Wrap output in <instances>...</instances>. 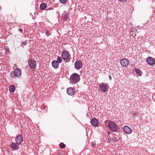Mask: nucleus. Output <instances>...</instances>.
<instances>
[{
  "label": "nucleus",
  "mask_w": 155,
  "mask_h": 155,
  "mask_svg": "<svg viewBox=\"0 0 155 155\" xmlns=\"http://www.w3.org/2000/svg\"><path fill=\"white\" fill-rule=\"evenodd\" d=\"M75 68L77 70L81 69L82 67V62L81 61L78 60L76 61L74 64Z\"/></svg>",
  "instance_id": "0eeeda50"
},
{
  "label": "nucleus",
  "mask_w": 155,
  "mask_h": 155,
  "mask_svg": "<svg viewBox=\"0 0 155 155\" xmlns=\"http://www.w3.org/2000/svg\"><path fill=\"white\" fill-rule=\"evenodd\" d=\"M15 90V87L13 85H11L9 87V91L11 92H13Z\"/></svg>",
  "instance_id": "f3484780"
},
{
  "label": "nucleus",
  "mask_w": 155,
  "mask_h": 155,
  "mask_svg": "<svg viewBox=\"0 0 155 155\" xmlns=\"http://www.w3.org/2000/svg\"><path fill=\"white\" fill-rule=\"evenodd\" d=\"M58 155H65L64 154H61V155H60V153H59Z\"/></svg>",
  "instance_id": "473e14b6"
},
{
  "label": "nucleus",
  "mask_w": 155,
  "mask_h": 155,
  "mask_svg": "<svg viewBox=\"0 0 155 155\" xmlns=\"http://www.w3.org/2000/svg\"><path fill=\"white\" fill-rule=\"evenodd\" d=\"M16 142L20 145L23 141V137L22 134L17 135L15 138Z\"/></svg>",
  "instance_id": "423d86ee"
},
{
  "label": "nucleus",
  "mask_w": 155,
  "mask_h": 155,
  "mask_svg": "<svg viewBox=\"0 0 155 155\" xmlns=\"http://www.w3.org/2000/svg\"><path fill=\"white\" fill-rule=\"evenodd\" d=\"M52 65L53 67L55 68H58L59 66L58 62L56 61H53L52 62Z\"/></svg>",
  "instance_id": "dca6fc26"
},
{
  "label": "nucleus",
  "mask_w": 155,
  "mask_h": 155,
  "mask_svg": "<svg viewBox=\"0 0 155 155\" xmlns=\"http://www.w3.org/2000/svg\"><path fill=\"white\" fill-rule=\"evenodd\" d=\"M46 7V5L45 3H43L41 4L40 6V8L41 10L44 9Z\"/></svg>",
  "instance_id": "6ab92c4d"
},
{
  "label": "nucleus",
  "mask_w": 155,
  "mask_h": 155,
  "mask_svg": "<svg viewBox=\"0 0 155 155\" xmlns=\"http://www.w3.org/2000/svg\"><path fill=\"white\" fill-rule=\"evenodd\" d=\"M111 132L110 131H107V132L108 135H110Z\"/></svg>",
  "instance_id": "c756f323"
},
{
  "label": "nucleus",
  "mask_w": 155,
  "mask_h": 155,
  "mask_svg": "<svg viewBox=\"0 0 155 155\" xmlns=\"http://www.w3.org/2000/svg\"><path fill=\"white\" fill-rule=\"evenodd\" d=\"M116 132H119V133H120L121 132H122V130L121 129H120V128L117 127V130L116 131Z\"/></svg>",
  "instance_id": "393cba45"
},
{
  "label": "nucleus",
  "mask_w": 155,
  "mask_h": 155,
  "mask_svg": "<svg viewBox=\"0 0 155 155\" xmlns=\"http://www.w3.org/2000/svg\"><path fill=\"white\" fill-rule=\"evenodd\" d=\"M106 126L108 125L110 130L112 132H116L117 130V124L113 121L106 120L105 122Z\"/></svg>",
  "instance_id": "f257e3e1"
},
{
  "label": "nucleus",
  "mask_w": 155,
  "mask_h": 155,
  "mask_svg": "<svg viewBox=\"0 0 155 155\" xmlns=\"http://www.w3.org/2000/svg\"><path fill=\"white\" fill-rule=\"evenodd\" d=\"M99 121L96 118H93L91 120V125L95 127H96L98 125Z\"/></svg>",
  "instance_id": "f8f14e48"
},
{
  "label": "nucleus",
  "mask_w": 155,
  "mask_h": 155,
  "mask_svg": "<svg viewBox=\"0 0 155 155\" xmlns=\"http://www.w3.org/2000/svg\"><path fill=\"white\" fill-rule=\"evenodd\" d=\"M107 140L108 142L110 143V142H111V140L110 137H108L107 138Z\"/></svg>",
  "instance_id": "bb28decb"
},
{
  "label": "nucleus",
  "mask_w": 155,
  "mask_h": 155,
  "mask_svg": "<svg viewBox=\"0 0 155 155\" xmlns=\"http://www.w3.org/2000/svg\"><path fill=\"white\" fill-rule=\"evenodd\" d=\"M134 116H137L138 115V114L137 113H136V112L133 111Z\"/></svg>",
  "instance_id": "c85d7f7f"
},
{
  "label": "nucleus",
  "mask_w": 155,
  "mask_h": 155,
  "mask_svg": "<svg viewBox=\"0 0 155 155\" xmlns=\"http://www.w3.org/2000/svg\"><path fill=\"white\" fill-rule=\"evenodd\" d=\"M99 87L102 92L105 93L108 91L109 86L107 84L102 83L99 85Z\"/></svg>",
  "instance_id": "7ed1b4c3"
},
{
  "label": "nucleus",
  "mask_w": 155,
  "mask_h": 155,
  "mask_svg": "<svg viewBox=\"0 0 155 155\" xmlns=\"http://www.w3.org/2000/svg\"><path fill=\"white\" fill-rule=\"evenodd\" d=\"M19 143L15 142H12L10 144V147L13 150H16L19 148Z\"/></svg>",
  "instance_id": "6e6552de"
},
{
  "label": "nucleus",
  "mask_w": 155,
  "mask_h": 155,
  "mask_svg": "<svg viewBox=\"0 0 155 155\" xmlns=\"http://www.w3.org/2000/svg\"><path fill=\"white\" fill-rule=\"evenodd\" d=\"M57 60L58 62L59 63H60L61 62L62 59L61 57H58L57 58Z\"/></svg>",
  "instance_id": "4be33fe9"
},
{
  "label": "nucleus",
  "mask_w": 155,
  "mask_h": 155,
  "mask_svg": "<svg viewBox=\"0 0 155 155\" xmlns=\"http://www.w3.org/2000/svg\"><path fill=\"white\" fill-rule=\"evenodd\" d=\"M18 31H20V32H21V33H22V31H23V30L22 29H21V28H19L18 29Z\"/></svg>",
  "instance_id": "7c9ffc66"
},
{
  "label": "nucleus",
  "mask_w": 155,
  "mask_h": 155,
  "mask_svg": "<svg viewBox=\"0 0 155 155\" xmlns=\"http://www.w3.org/2000/svg\"><path fill=\"white\" fill-rule=\"evenodd\" d=\"M109 78L110 80H111V76L110 75V76H109Z\"/></svg>",
  "instance_id": "2f4dec72"
},
{
  "label": "nucleus",
  "mask_w": 155,
  "mask_h": 155,
  "mask_svg": "<svg viewBox=\"0 0 155 155\" xmlns=\"http://www.w3.org/2000/svg\"><path fill=\"white\" fill-rule=\"evenodd\" d=\"M120 64L124 67H127L129 64V61L127 58L122 59L120 61Z\"/></svg>",
  "instance_id": "1a4fd4ad"
},
{
  "label": "nucleus",
  "mask_w": 155,
  "mask_h": 155,
  "mask_svg": "<svg viewBox=\"0 0 155 155\" xmlns=\"http://www.w3.org/2000/svg\"><path fill=\"white\" fill-rule=\"evenodd\" d=\"M67 93L70 95H73L75 93V91L73 88L70 87L67 89Z\"/></svg>",
  "instance_id": "ddd939ff"
},
{
  "label": "nucleus",
  "mask_w": 155,
  "mask_h": 155,
  "mask_svg": "<svg viewBox=\"0 0 155 155\" xmlns=\"http://www.w3.org/2000/svg\"><path fill=\"white\" fill-rule=\"evenodd\" d=\"M21 69L17 68L14 70L13 72L11 73V75L12 77H19L21 76Z\"/></svg>",
  "instance_id": "20e7f679"
},
{
  "label": "nucleus",
  "mask_w": 155,
  "mask_h": 155,
  "mask_svg": "<svg viewBox=\"0 0 155 155\" xmlns=\"http://www.w3.org/2000/svg\"><path fill=\"white\" fill-rule=\"evenodd\" d=\"M123 131L127 134H130L131 133V129L127 126H124L123 128Z\"/></svg>",
  "instance_id": "9b49d317"
},
{
  "label": "nucleus",
  "mask_w": 155,
  "mask_h": 155,
  "mask_svg": "<svg viewBox=\"0 0 155 155\" xmlns=\"http://www.w3.org/2000/svg\"><path fill=\"white\" fill-rule=\"evenodd\" d=\"M111 140H113V141L114 143L117 142L118 140L117 138L115 137H112Z\"/></svg>",
  "instance_id": "412c9836"
},
{
  "label": "nucleus",
  "mask_w": 155,
  "mask_h": 155,
  "mask_svg": "<svg viewBox=\"0 0 155 155\" xmlns=\"http://www.w3.org/2000/svg\"><path fill=\"white\" fill-rule=\"evenodd\" d=\"M37 109V110L39 112H44L47 110L48 108L47 107H38Z\"/></svg>",
  "instance_id": "2eb2a0df"
},
{
  "label": "nucleus",
  "mask_w": 155,
  "mask_h": 155,
  "mask_svg": "<svg viewBox=\"0 0 155 155\" xmlns=\"http://www.w3.org/2000/svg\"><path fill=\"white\" fill-rule=\"evenodd\" d=\"M45 33L46 35H50V34L49 33V31L48 30H47L45 32Z\"/></svg>",
  "instance_id": "a878e982"
},
{
  "label": "nucleus",
  "mask_w": 155,
  "mask_h": 155,
  "mask_svg": "<svg viewBox=\"0 0 155 155\" xmlns=\"http://www.w3.org/2000/svg\"><path fill=\"white\" fill-rule=\"evenodd\" d=\"M96 145V144L94 142H93L91 143V145L92 147L95 146Z\"/></svg>",
  "instance_id": "cd10ccee"
},
{
  "label": "nucleus",
  "mask_w": 155,
  "mask_h": 155,
  "mask_svg": "<svg viewBox=\"0 0 155 155\" xmlns=\"http://www.w3.org/2000/svg\"><path fill=\"white\" fill-rule=\"evenodd\" d=\"M28 65L29 67L31 69L34 68L36 65V64L35 61L32 60H31L29 61L28 62Z\"/></svg>",
  "instance_id": "9d476101"
},
{
  "label": "nucleus",
  "mask_w": 155,
  "mask_h": 155,
  "mask_svg": "<svg viewBox=\"0 0 155 155\" xmlns=\"http://www.w3.org/2000/svg\"><path fill=\"white\" fill-rule=\"evenodd\" d=\"M1 6H0V10H1Z\"/></svg>",
  "instance_id": "72a5a7b5"
},
{
  "label": "nucleus",
  "mask_w": 155,
  "mask_h": 155,
  "mask_svg": "<svg viewBox=\"0 0 155 155\" xmlns=\"http://www.w3.org/2000/svg\"><path fill=\"white\" fill-rule=\"evenodd\" d=\"M61 57L63 60H67L69 57V52L67 51H63L62 53Z\"/></svg>",
  "instance_id": "39448f33"
},
{
  "label": "nucleus",
  "mask_w": 155,
  "mask_h": 155,
  "mask_svg": "<svg viewBox=\"0 0 155 155\" xmlns=\"http://www.w3.org/2000/svg\"><path fill=\"white\" fill-rule=\"evenodd\" d=\"M60 2L62 4H65L66 3V0H59Z\"/></svg>",
  "instance_id": "b1692460"
},
{
  "label": "nucleus",
  "mask_w": 155,
  "mask_h": 155,
  "mask_svg": "<svg viewBox=\"0 0 155 155\" xmlns=\"http://www.w3.org/2000/svg\"><path fill=\"white\" fill-rule=\"evenodd\" d=\"M80 76L76 73L73 74L71 76L70 80L71 83H76L78 82L80 79Z\"/></svg>",
  "instance_id": "f03ea898"
},
{
  "label": "nucleus",
  "mask_w": 155,
  "mask_h": 155,
  "mask_svg": "<svg viewBox=\"0 0 155 155\" xmlns=\"http://www.w3.org/2000/svg\"><path fill=\"white\" fill-rule=\"evenodd\" d=\"M59 146L61 149H64L66 145L63 143H61L59 144Z\"/></svg>",
  "instance_id": "aec40b11"
},
{
  "label": "nucleus",
  "mask_w": 155,
  "mask_h": 155,
  "mask_svg": "<svg viewBox=\"0 0 155 155\" xmlns=\"http://www.w3.org/2000/svg\"><path fill=\"white\" fill-rule=\"evenodd\" d=\"M135 71L137 74L139 75L140 76H141L142 74V71L139 69L135 68Z\"/></svg>",
  "instance_id": "a211bd4d"
},
{
  "label": "nucleus",
  "mask_w": 155,
  "mask_h": 155,
  "mask_svg": "<svg viewBox=\"0 0 155 155\" xmlns=\"http://www.w3.org/2000/svg\"><path fill=\"white\" fill-rule=\"evenodd\" d=\"M155 58H153L152 57H149L147 58V62L149 65H153V63Z\"/></svg>",
  "instance_id": "4468645a"
},
{
  "label": "nucleus",
  "mask_w": 155,
  "mask_h": 155,
  "mask_svg": "<svg viewBox=\"0 0 155 155\" xmlns=\"http://www.w3.org/2000/svg\"><path fill=\"white\" fill-rule=\"evenodd\" d=\"M27 43V41L25 40V41H23L21 43V45L22 46L25 45Z\"/></svg>",
  "instance_id": "5701e85b"
}]
</instances>
